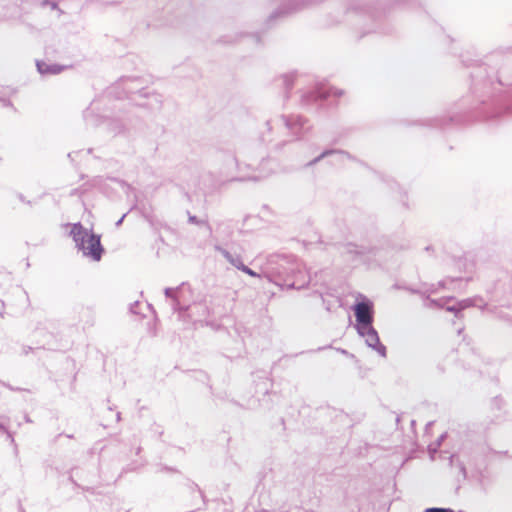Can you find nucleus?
Returning a JSON list of instances; mask_svg holds the SVG:
<instances>
[{"label": "nucleus", "mask_w": 512, "mask_h": 512, "mask_svg": "<svg viewBox=\"0 0 512 512\" xmlns=\"http://www.w3.org/2000/svg\"><path fill=\"white\" fill-rule=\"evenodd\" d=\"M505 406V401L501 396H495L491 400V408L492 410L500 411Z\"/></svg>", "instance_id": "5701e85b"}, {"label": "nucleus", "mask_w": 512, "mask_h": 512, "mask_svg": "<svg viewBox=\"0 0 512 512\" xmlns=\"http://www.w3.org/2000/svg\"><path fill=\"white\" fill-rule=\"evenodd\" d=\"M157 473L167 472V473H177L178 470L174 467L167 466V465H159L157 470Z\"/></svg>", "instance_id": "a878e982"}, {"label": "nucleus", "mask_w": 512, "mask_h": 512, "mask_svg": "<svg viewBox=\"0 0 512 512\" xmlns=\"http://www.w3.org/2000/svg\"><path fill=\"white\" fill-rule=\"evenodd\" d=\"M337 351L340 352L341 354L345 355V356L354 357V355L349 353L346 349L338 348Z\"/></svg>", "instance_id": "4c0bfd02"}, {"label": "nucleus", "mask_w": 512, "mask_h": 512, "mask_svg": "<svg viewBox=\"0 0 512 512\" xmlns=\"http://www.w3.org/2000/svg\"><path fill=\"white\" fill-rule=\"evenodd\" d=\"M471 91L477 97L478 104L469 114L453 113L448 116H437L420 121V125L444 129L449 124L467 123L481 120L496 123L503 117L512 114V87L503 90V83L498 77V70L486 63L473 67L471 73Z\"/></svg>", "instance_id": "f257e3e1"}, {"label": "nucleus", "mask_w": 512, "mask_h": 512, "mask_svg": "<svg viewBox=\"0 0 512 512\" xmlns=\"http://www.w3.org/2000/svg\"><path fill=\"white\" fill-rule=\"evenodd\" d=\"M367 33H368V32H364V33H362L358 38H359V39L363 38V37H364V35H366Z\"/></svg>", "instance_id": "09e8293b"}, {"label": "nucleus", "mask_w": 512, "mask_h": 512, "mask_svg": "<svg viewBox=\"0 0 512 512\" xmlns=\"http://www.w3.org/2000/svg\"><path fill=\"white\" fill-rule=\"evenodd\" d=\"M295 78H296V74L295 73H289V74H284L280 77V81L285 89V98L287 99L289 97V91L293 88L294 86V81H295Z\"/></svg>", "instance_id": "2eb2a0df"}, {"label": "nucleus", "mask_w": 512, "mask_h": 512, "mask_svg": "<svg viewBox=\"0 0 512 512\" xmlns=\"http://www.w3.org/2000/svg\"><path fill=\"white\" fill-rule=\"evenodd\" d=\"M331 152L328 151V149L323 150L317 157L313 158L311 161L307 162L304 167L309 168L316 164H318L321 160H323L326 157H330Z\"/></svg>", "instance_id": "aec40b11"}, {"label": "nucleus", "mask_w": 512, "mask_h": 512, "mask_svg": "<svg viewBox=\"0 0 512 512\" xmlns=\"http://www.w3.org/2000/svg\"><path fill=\"white\" fill-rule=\"evenodd\" d=\"M29 350H31V347H28V349H25L24 353L27 354Z\"/></svg>", "instance_id": "603ef678"}, {"label": "nucleus", "mask_w": 512, "mask_h": 512, "mask_svg": "<svg viewBox=\"0 0 512 512\" xmlns=\"http://www.w3.org/2000/svg\"><path fill=\"white\" fill-rule=\"evenodd\" d=\"M328 151L331 152V156H336L338 163H343L345 160H350L362 164L359 159H357L354 155L346 150L329 148Z\"/></svg>", "instance_id": "4468645a"}, {"label": "nucleus", "mask_w": 512, "mask_h": 512, "mask_svg": "<svg viewBox=\"0 0 512 512\" xmlns=\"http://www.w3.org/2000/svg\"><path fill=\"white\" fill-rule=\"evenodd\" d=\"M217 161L220 163V174L230 182H246V181H260L265 178L269 173L264 175H239L234 176L233 172L237 171L242 173L244 170L257 169L253 167L252 163L241 161L238 159L236 152L230 149L220 148L217 150Z\"/></svg>", "instance_id": "7ed1b4c3"}, {"label": "nucleus", "mask_w": 512, "mask_h": 512, "mask_svg": "<svg viewBox=\"0 0 512 512\" xmlns=\"http://www.w3.org/2000/svg\"><path fill=\"white\" fill-rule=\"evenodd\" d=\"M0 102L2 103V105L4 107H13L12 102L9 99H7V98L0 97Z\"/></svg>", "instance_id": "f704fd0d"}, {"label": "nucleus", "mask_w": 512, "mask_h": 512, "mask_svg": "<svg viewBox=\"0 0 512 512\" xmlns=\"http://www.w3.org/2000/svg\"><path fill=\"white\" fill-rule=\"evenodd\" d=\"M187 215H188V222L190 224L204 227L207 235H211L212 234V228H211V226H210V224L208 223L207 220L199 219L197 216L192 215L189 211H187Z\"/></svg>", "instance_id": "dca6fc26"}, {"label": "nucleus", "mask_w": 512, "mask_h": 512, "mask_svg": "<svg viewBox=\"0 0 512 512\" xmlns=\"http://www.w3.org/2000/svg\"><path fill=\"white\" fill-rule=\"evenodd\" d=\"M119 1H108L110 4L118 3Z\"/></svg>", "instance_id": "864d4df0"}, {"label": "nucleus", "mask_w": 512, "mask_h": 512, "mask_svg": "<svg viewBox=\"0 0 512 512\" xmlns=\"http://www.w3.org/2000/svg\"><path fill=\"white\" fill-rule=\"evenodd\" d=\"M74 154H77L76 152H71V153H68L67 157L71 160V161H74V157L73 155Z\"/></svg>", "instance_id": "a19ab883"}, {"label": "nucleus", "mask_w": 512, "mask_h": 512, "mask_svg": "<svg viewBox=\"0 0 512 512\" xmlns=\"http://www.w3.org/2000/svg\"><path fill=\"white\" fill-rule=\"evenodd\" d=\"M352 310L356 320L354 325L356 331L363 330L364 327L373 325L374 305L370 299L361 296L352 306Z\"/></svg>", "instance_id": "39448f33"}, {"label": "nucleus", "mask_w": 512, "mask_h": 512, "mask_svg": "<svg viewBox=\"0 0 512 512\" xmlns=\"http://www.w3.org/2000/svg\"><path fill=\"white\" fill-rule=\"evenodd\" d=\"M345 254L355 263H366L376 255V249L373 247L359 246L353 243L345 245Z\"/></svg>", "instance_id": "0eeeda50"}, {"label": "nucleus", "mask_w": 512, "mask_h": 512, "mask_svg": "<svg viewBox=\"0 0 512 512\" xmlns=\"http://www.w3.org/2000/svg\"><path fill=\"white\" fill-rule=\"evenodd\" d=\"M185 286V283L183 282L181 285H179L178 287L176 288H170V287H167L164 289V295L166 298H169L172 300V298H176L177 297V293Z\"/></svg>", "instance_id": "4be33fe9"}, {"label": "nucleus", "mask_w": 512, "mask_h": 512, "mask_svg": "<svg viewBox=\"0 0 512 512\" xmlns=\"http://www.w3.org/2000/svg\"><path fill=\"white\" fill-rule=\"evenodd\" d=\"M445 437H446V434H442L439 436V438L437 439L435 444L429 445L428 449H429L431 458L434 457V454L437 452L438 448L441 446L442 441L445 439Z\"/></svg>", "instance_id": "b1692460"}, {"label": "nucleus", "mask_w": 512, "mask_h": 512, "mask_svg": "<svg viewBox=\"0 0 512 512\" xmlns=\"http://www.w3.org/2000/svg\"><path fill=\"white\" fill-rule=\"evenodd\" d=\"M0 383H1L4 387L8 388V389H9V390H11V391H28L27 389H23V388H20V387H14V386H12L11 384H9V383H7V382H4V381H0Z\"/></svg>", "instance_id": "7c9ffc66"}, {"label": "nucleus", "mask_w": 512, "mask_h": 512, "mask_svg": "<svg viewBox=\"0 0 512 512\" xmlns=\"http://www.w3.org/2000/svg\"><path fill=\"white\" fill-rule=\"evenodd\" d=\"M84 119L86 121L87 124H93V125H96V121L94 122V118H93V115H92V111L90 109H87L85 112H84Z\"/></svg>", "instance_id": "cd10ccee"}, {"label": "nucleus", "mask_w": 512, "mask_h": 512, "mask_svg": "<svg viewBox=\"0 0 512 512\" xmlns=\"http://www.w3.org/2000/svg\"><path fill=\"white\" fill-rule=\"evenodd\" d=\"M240 271H242V272H244L245 274L250 275V276H252V277H261V275H260L259 273L255 272L254 270H252L251 268H249V267H248V266H246L245 264H244V266L241 268V270H240Z\"/></svg>", "instance_id": "c756f323"}, {"label": "nucleus", "mask_w": 512, "mask_h": 512, "mask_svg": "<svg viewBox=\"0 0 512 512\" xmlns=\"http://www.w3.org/2000/svg\"><path fill=\"white\" fill-rule=\"evenodd\" d=\"M263 275L282 289L300 290L310 282L303 264L292 254L269 255Z\"/></svg>", "instance_id": "f03ea898"}, {"label": "nucleus", "mask_w": 512, "mask_h": 512, "mask_svg": "<svg viewBox=\"0 0 512 512\" xmlns=\"http://www.w3.org/2000/svg\"><path fill=\"white\" fill-rule=\"evenodd\" d=\"M461 311L471 306H479L484 307L487 304L482 301V299L478 298H467L461 301H458Z\"/></svg>", "instance_id": "a211bd4d"}, {"label": "nucleus", "mask_w": 512, "mask_h": 512, "mask_svg": "<svg viewBox=\"0 0 512 512\" xmlns=\"http://www.w3.org/2000/svg\"><path fill=\"white\" fill-rule=\"evenodd\" d=\"M343 90L335 87L317 86L312 90L306 91L301 95V105L309 108L314 103L323 101L331 96L339 98L343 95Z\"/></svg>", "instance_id": "423d86ee"}, {"label": "nucleus", "mask_w": 512, "mask_h": 512, "mask_svg": "<svg viewBox=\"0 0 512 512\" xmlns=\"http://www.w3.org/2000/svg\"><path fill=\"white\" fill-rule=\"evenodd\" d=\"M214 249L219 252L236 269L241 270V268L244 266L240 255L232 254L230 251L218 244L214 246Z\"/></svg>", "instance_id": "9b49d317"}, {"label": "nucleus", "mask_w": 512, "mask_h": 512, "mask_svg": "<svg viewBox=\"0 0 512 512\" xmlns=\"http://www.w3.org/2000/svg\"><path fill=\"white\" fill-rule=\"evenodd\" d=\"M409 292L413 293V294H422L419 290L417 289H414V288H406Z\"/></svg>", "instance_id": "ea45409f"}, {"label": "nucleus", "mask_w": 512, "mask_h": 512, "mask_svg": "<svg viewBox=\"0 0 512 512\" xmlns=\"http://www.w3.org/2000/svg\"><path fill=\"white\" fill-rule=\"evenodd\" d=\"M455 461H456L457 467H458L459 472L461 473L463 479H466L467 478V470H466L464 463L459 461L458 459L456 460L455 455H451L449 457L450 466H454Z\"/></svg>", "instance_id": "412c9836"}, {"label": "nucleus", "mask_w": 512, "mask_h": 512, "mask_svg": "<svg viewBox=\"0 0 512 512\" xmlns=\"http://www.w3.org/2000/svg\"><path fill=\"white\" fill-rule=\"evenodd\" d=\"M326 348H332V346L328 345V346H325V347H319L315 351H321V350L326 349Z\"/></svg>", "instance_id": "37998d69"}, {"label": "nucleus", "mask_w": 512, "mask_h": 512, "mask_svg": "<svg viewBox=\"0 0 512 512\" xmlns=\"http://www.w3.org/2000/svg\"><path fill=\"white\" fill-rule=\"evenodd\" d=\"M3 306H4V303L0 302V307L3 308Z\"/></svg>", "instance_id": "4d7b16f0"}, {"label": "nucleus", "mask_w": 512, "mask_h": 512, "mask_svg": "<svg viewBox=\"0 0 512 512\" xmlns=\"http://www.w3.org/2000/svg\"><path fill=\"white\" fill-rule=\"evenodd\" d=\"M73 472H74V469H73V470H72V472H71V475H70V477H69V480H70L73 484L77 485V484H76V482H75V481H74V479H73Z\"/></svg>", "instance_id": "79ce46f5"}, {"label": "nucleus", "mask_w": 512, "mask_h": 512, "mask_svg": "<svg viewBox=\"0 0 512 512\" xmlns=\"http://www.w3.org/2000/svg\"><path fill=\"white\" fill-rule=\"evenodd\" d=\"M25 421L26 422H31V419L28 416H25Z\"/></svg>", "instance_id": "3c124183"}, {"label": "nucleus", "mask_w": 512, "mask_h": 512, "mask_svg": "<svg viewBox=\"0 0 512 512\" xmlns=\"http://www.w3.org/2000/svg\"><path fill=\"white\" fill-rule=\"evenodd\" d=\"M432 424H433V422H429V423H427L426 428H431V425H432Z\"/></svg>", "instance_id": "8fccbe9b"}, {"label": "nucleus", "mask_w": 512, "mask_h": 512, "mask_svg": "<svg viewBox=\"0 0 512 512\" xmlns=\"http://www.w3.org/2000/svg\"><path fill=\"white\" fill-rule=\"evenodd\" d=\"M106 124V127L112 135L120 134L124 128L122 122L118 119H109L104 121Z\"/></svg>", "instance_id": "f3484780"}, {"label": "nucleus", "mask_w": 512, "mask_h": 512, "mask_svg": "<svg viewBox=\"0 0 512 512\" xmlns=\"http://www.w3.org/2000/svg\"><path fill=\"white\" fill-rule=\"evenodd\" d=\"M21 512H24L23 510Z\"/></svg>", "instance_id": "bf43d9fd"}, {"label": "nucleus", "mask_w": 512, "mask_h": 512, "mask_svg": "<svg viewBox=\"0 0 512 512\" xmlns=\"http://www.w3.org/2000/svg\"><path fill=\"white\" fill-rule=\"evenodd\" d=\"M139 302L136 301L134 302L133 304L130 305V312L133 313V314H138V311L136 310L137 309V306H138Z\"/></svg>", "instance_id": "c9c22d12"}, {"label": "nucleus", "mask_w": 512, "mask_h": 512, "mask_svg": "<svg viewBox=\"0 0 512 512\" xmlns=\"http://www.w3.org/2000/svg\"><path fill=\"white\" fill-rule=\"evenodd\" d=\"M294 136L300 137L309 130L308 120L301 115H282L279 120Z\"/></svg>", "instance_id": "1a4fd4ad"}, {"label": "nucleus", "mask_w": 512, "mask_h": 512, "mask_svg": "<svg viewBox=\"0 0 512 512\" xmlns=\"http://www.w3.org/2000/svg\"><path fill=\"white\" fill-rule=\"evenodd\" d=\"M499 290L500 289L495 285L493 288H488L487 292L493 294V297L498 300Z\"/></svg>", "instance_id": "72a5a7b5"}, {"label": "nucleus", "mask_w": 512, "mask_h": 512, "mask_svg": "<svg viewBox=\"0 0 512 512\" xmlns=\"http://www.w3.org/2000/svg\"><path fill=\"white\" fill-rule=\"evenodd\" d=\"M451 300H453V297H446V298H440V299H432V298L426 297L424 306L427 308H445L446 311L451 312L455 315V317L460 318L462 315V311L460 309L458 302L454 305L446 306V303Z\"/></svg>", "instance_id": "9d476101"}, {"label": "nucleus", "mask_w": 512, "mask_h": 512, "mask_svg": "<svg viewBox=\"0 0 512 512\" xmlns=\"http://www.w3.org/2000/svg\"><path fill=\"white\" fill-rule=\"evenodd\" d=\"M37 71L42 75H57L64 70V66L60 64H48L44 61L36 62Z\"/></svg>", "instance_id": "f8f14e48"}, {"label": "nucleus", "mask_w": 512, "mask_h": 512, "mask_svg": "<svg viewBox=\"0 0 512 512\" xmlns=\"http://www.w3.org/2000/svg\"><path fill=\"white\" fill-rule=\"evenodd\" d=\"M270 124H271V122H270V121H267V122H266V125H267L269 128H270Z\"/></svg>", "instance_id": "6e6d98bb"}, {"label": "nucleus", "mask_w": 512, "mask_h": 512, "mask_svg": "<svg viewBox=\"0 0 512 512\" xmlns=\"http://www.w3.org/2000/svg\"><path fill=\"white\" fill-rule=\"evenodd\" d=\"M258 386H263L260 390L256 391L257 393L258 392H262L263 398L262 399H258L257 401L256 400L249 401L247 406L249 408H256L257 405H260V406H263V407H265L267 409H270L271 405L268 403V400L266 399V396L269 395L267 380H263L261 383L258 384Z\"/></svg>", "instance_id": "ddd939ff"}, {"label": "nucleus", "mask_w": 512, "mask_h": 512, "mask_svg": "<svg viewBox=\"0 0 512 512\" xmlns=\"http://www.w3.org/2000/svg\"><path fill=\"white\" fill-rule=\"evenodd\" d=\"M171 307H172V310L174 312H178L181 317H183L184 314L190 308V306L182 305L178 296L176 298H172V300H171Z\"/></svg>", "instance_id": "6ab92c4d"}, {"label": "nucleus", "mask_w": 512, "mask_h": 512, "mask_svg": "<svg viewBox=\"0 0 512 512\" xmlns=\"http://www.w3.org/2000/svg\"><path fill=\"white\" fill-rule=\"evenodd\" d=\"M0 433L5 434L7 439L10 441L11 444H13L16 447L14 437L10 431L7 430V428L0 423Z\"/></svg>", "instance_id": "393cba45"}, {"label": "nucleus", "mask_w": 512, "mask_h": 512, "mask_svg": "<svg viewBox=\"0 0 512 512\" xmlns=\"http://www.w3.org/2000/svg\"><path fill=\"white\" fill-rule=\"evenodd\" d=\"M127 214H128V212H127V213H124V214L121 216V218H120L118 221H116L115 226H116L117 228H118V227H120V226L122 225V223H123V221H124L125 217L127 216Z\"/></svg>", "instance_id": "e433bc0d"}, {"label": "nucleus", "mask_w": 512, "mask_h": 512, "mask_svg": "<svg viewBox=\"0 0 512 512\" xmlns=\"http://www.w3.org/2000/svg\"><path fill=\"white\" fill-rule=\"evenodd\" d=\"M49 6L51 7V9L59 10L62 13V11L59 9L58 4L56 2H50Z\"/></svg>", "instance_id": "58836bf2"}, {"label": "nucleus", "mask_w": 512, "mask_h": 512, "mask_svg": "<svg viewBox=\"0 0 512 512\" xmlns=\"http://www.w3.org/2000/svg\"><path fill=\"white\" fill-rule=\"evenodd\" d=\"M191 489L194 491H197L200 494V497L203 499V502H205V495L201 491L200 487L196 483H191Z\"/></svg>", "instance_id": "473e14b6"}, {"label": "nucleus", "mask_w": 512, "mask_h": 512, "mask_svg": "<svg viewBox=\"0 0 512 512\" xmlns=\"http://www.w3.org/2000/svg\"><path fill=\"white\" fill-rule=\"evenodd\" d=\"M497 316L499 319L501 320H504V321H507L509 323L512 324V315H510L509 313L505 312V311H502L500 310L498 313H497Z\"/></svg>", "instance_id": "c85d7f7f"}, {"label": "nucleus", "mask_w": 512, "mask_h": 512, "mask_svg": "<svg viewBox=\"0 0 512 512\" xmlns=\"http://www.w3.org/2000/svg\"><path fill=\"white\" fill-rule=\"evenodd\" d=\"M50 1L49 0H43L42 2V6H46V5H49Z\"/></svg>", "instance_id": "a18cd8bd"}, {"label": "nucleus", "mask_w": 512, "mask_h": 512, "mask_svg": "<svg viewBox=\"0 0 512 512\" xmlns=\"http://www.w3.org/2000/svg\"><path fill=\"white\" fill-rule=\"evenodd\" d=\"M458 512H465V511H463V510H459Z\"/></svg>", "instance_id": "13d9d810"}, {"label": "nucleus", "mask_w": 512, "mask_h": 512, "mask_svg": "<svg viewBox=\"0 0 512 512\" xmlns=\"http://www.w3.org/2000/svg\"><path fill=\"white\" fill-rule=\"evenodd\" d=\"M70 236L75 242V246L82 251L85 257L93 261H100L105 249L101 244V235L93 232L92 229L85 228L81 222L72 224Z\"/></svg>", "instance_id": "20e7f679"}, {"label": "nucleus", "mask_w": 512, "mask_h": 512, "mask_svg": "<svg viewBox=\"0 0 512 512\" xmlns=\"http://www.w3.org/2000/svg\"><path fill=\"white\" fill-rule=\"evenodd\" d=\"M357 333L365 339V343L368 347L376 351L382 357L387 356L386 346L381 343L379 334L373 325L366 326L363 330L357 331Z\"/></svg>", "instance_id": "6e6552de"}, {"label": "nucleus", "mask_w": 512, "mask_h": 512, "mask_svg": "<svg viewBox=\"0 0 512 512\" xmlns=\"http://www.w3.org/2000/svg\"><path fill=\"white\" fill-rule=\"evenodd\" d=\"M244 36L250 38L255 44L260 43V35L258 33L245 34Z\"/></svg>", "instance_id": "2f4dec72"}, {"label": "nucleus", "mask_w": 512, "mask_h": 512, "mask_svg": "<svg viewBox=\"0 0 512 512\" xmlns=\"http://www.w3.org/2000/svg\"><path fill=\"white\" fill-rule=\"evenodd\" d=\"M423 512H455V511L452 508L429 507V508H426Z\"/></svg>", "instance_id": "bb28decb"}, {"label": "nucleus", "mask_w": 512, "mask_h": 512, "mask_svg": "<svg viewBox=\"0 0 512 512\" xmlns=\"http://www.w3.org/2000/svg\"><path fill=\"white\" fill-rule=\"evenodd\" d=\"M432 249H433V247H432V246H427V247H425V251H431Z\"/></svg>", "instance_id": "49530a36"}, {"label": "nucleus", "mask_w": 512, "mask_h": 512, "mask_svg": "<svg viewBox=\"0 0 512 512\" xmlns=\"http://www.w3.org/2000/svg\"><path fill=\"white\" fill-rule=\"evenodd\" d=\"M116 417H117V421H119V420H120V418H121V413H120V412H118V413L116 414Z\"/></svg>", "instance_id": "de8ad7c7"}, {"label": "nucleus", "mask_w": 512, "mask_h": 512, "mask_svg": "<svg viewBox=\"0 0 512 512\" xmlns=\"http://www.w3.org/2000/svg\"><path fill=\"white\" fill-rule=\"evenodd\" d=\"M408 247V242H406L405 244H402L399 249H406Z\"/></svg>", "instance_id": "c03bdc74"}, {"label": "nucleus", "mask_w": 512, "mask_h": 512, "mask_svg": "<svg viewBox=\"0 0 512 512\" xmlns=\"http://www.w3.org/2000/svg\"><path fill=\"white\" fill-rule=\"evenodd\" d=\"M140 451H141V448H140V447H138V448H137V451H136V454H139V453H140Z\"/></svg>", "instance_id": "5fc2aeb1"}]
</instances>
